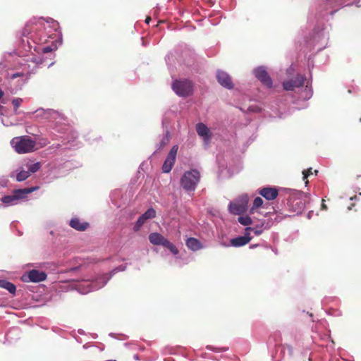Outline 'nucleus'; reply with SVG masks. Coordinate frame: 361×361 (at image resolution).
<instances>
[{
  "label": "nucleus",
  "mask_w": 361,
  "mask_h": 361,
  "mask_svg": "<svg viewBox=\"0 0 361 361\" xmlns=\"http://www.w3.org/2000/svg\"><path fill=\"white\" fill-rule=\"evenodd\" d=\"M24 75V73H14L13 75H11V79H15L16 78H18V77H22Z\"/></svg>",
  "instance_id": "obj_28"
},
{
  "label": "nucleus",
  "mask_w": 361,
  "mask_h": 361,
  "mask_svg": "<svg viewBox=\"0 0 361 361\" xmlns=\"http://www.w3.org/2000/svg\"><path fill=\"white\" fill-rule=\"evenodd\" d=\"M196 130L197 134L202 137L204 141H209L211 138V133L208 127L202 123H199L196 125Z\"/></svg>",
  "instance_id": "obj_15"
},
{
  "label": "nucleus",
  "mask_w": 361,
  "mask_h": 361,
  "mask_svg": "<svg viewBox=\"0 0 361 361\" xmlns=\"http://www.w3.org/2000/svg\"><path fill=\"white\" fill-rule=\"evenodd\" d=\"M167 239L161 234L154 232L149 235V240L154 245H164Z\"/></svg>",
  "instance_id": "obj_16"
},
{
  "label": "nucleus",
  "mask_w": 361,
  "mask_h": 361,
  "mask_svg": "<svg viewBox=\"0 0 361 361\" xmlns=\"http://www.w3.org/2000/svg\"><path fill=\"white\" fill-rule=\"evenodd\" d=\"M151 21V18L147 16L145 20V23H149Z\"/></svg>",
  "instance_id": "obj_32"
},
{
  "label": "nucleus",
  "mask_w": 361,
  "mask_h": 361,
  "mask_svg": "<svg viewBox=\"0 0 361 361\" xmlns=\"http://www.w3.org/2000/svg\"><path fill=\"white\" fill-rule=\"evenodd\" d=\"M69 224L73 228L80 231H85L89 226L88 223L81 222L78 218H73Z\"/></svg>",
  "instance_id": "obj_17"
},
{
  "label": "nucleus",
  "mask_w": 361,
  "mask_h": 361,
  "mask_svg": "<svg viewBox=\"0 0 361 361\" xmlns=\"http://www.w3.org/2000/svg\"><path fill=\"white\" fill-rule=\"evenodd\" d=\"M247 200L241 202H231L228 207L229 212L233 214H241L247 209Z\"/></svg>",
  "instance_id": "obj_11"
},
{
  "label": "nucleus",
  "mask_w": 361,
  "mask_h": 361,
  "mask_svg": "<svg viewBox=\"0 0 361 361\" xmlns=\"http://www.w3.org/2000/svg\"><path fill=\"white\" fill-rule=\"evenodd\" d=\"M163 246L169 249L174 255H177L178 253V250L177 247L168 240H166Z\"/></svg>",
  "instance_id": "obj_21"
},
{
  "label": "nucleus",
  "mask_w": 361,
  "mask_h": 361,
  "mask_svg": "<svg viewBox=\"0 0 361 361\" xmlns=\"http://www.w3.org/2000/svg\"><path fill=\"white\" fill-rule=\"evenodd\" d=\"M156 216V211L153 208H149L143 214H142L136 221L134 226V231H138L142 226L148 219H153Z\"/></svg>",
  "instance_id": "obj_10"
},
{
  "label": "nucleus",
  "mask_w": 361,
  "mask_h": 361,
  "mask_svg": "<svg viewBox=\"0 0 361 361\" xmlns=\"http://www.w3.org/2000/svg\"><path fill=\"white\" fill-rule=\"evenodd\" d=\"M0 288L7 290L11 294H15L16 291V286L6 280H0Z\"/></svg>",
  "instance_id": "obj_19"
},
{
  "label": "nucleus",
  "mask_w": 361,
  "mask_h": 361,
  "mask_svg": "<svg viewBox=\"0 0 361 361\" xmlns=\"http://www.w3.org/2000/svg\"><path fill=\"white\" fill-rule=\"evenodd\" d=\"M252 239L249 232L245 233L243 236H239L231 240V245L233 247H241L247 244Z\"/></svg>",
  "instance_id": "obj_14"
},
{
  "label": "nucleus",
  "mask_w": 361,
  "mask_h": 361,
  "mask_svg": "<svg viewBox=\"0 0 361 361\" xmlns=\"http://www.w3.org/2000/svg\"><path fill=\"white\" fill-rule=\"evenodd\" d=\"M297 204H299L300 209H302L304 208V203L302 201H300V202H297Z\"/></svg>",
  "instance_id": "obj_31"
},
{
  "label": "nucleus",
  "mask_w": 361,
  "mask_h": 361,
  "mask_svg": "<svg viewBox=\"0 0 361 361\" xmlns=\"http://www.w3.org/2000/svg\"><path fill=\"white\" fill-rule=\"evenodd\" d=\"M23 101V100L21 98H14L12 100V104L14 106V112L16 114H18L17 110H18V107L21 105Z\"/></svg>",
  "instance_id": "obj_24"
},
{
  "label": "nucleus",
  "mask_w": 361,
  "mask_h": 361,
  "mask_svg": "<svg viewBox=\"0 0 361 361\" xmlns=\"http://www.w3.org/2000/svg\"><path fill=\"white\" fill-rule=\"evenodd\" d=\"M249 231H254L255 234L257 235H259L261 234L262 233V231L261 230H257V229H255L253 228H251V227H247L245 228V231L246 232H249Z\"/></svg>",
  "instance_id": "obj_27"
},
{
  "label": "nucleus",
  "mask_w": 361,
  "mask_h": 361,
  "mask_svg": "<svg viewBox=\"0 0 361 361\" xmlns=\"http://www.w3.org/2000/svg\"><path fill=\"white\" fill-rule=\"evenodd\" d=\"M200 174L196 169L185 171L182 176L180 183L186 191H194L200 181Z\"/></svg>",
  "instance_id": "obj_4"
},
{
  "label": "nucleus",
  "mask_w": 361,
  "mask_h": 361,
  "mask_svg": "<svg viewBox=\"0 0 361 361\" xmlns=\"http://www.w3.org/2000/svg\"><path fill=\"white\" fill-rule=\"evenodd\" d=\"M255 77L265 86L269 88L272 87V80L264 67H258L255 69Z\"/></svg>",
  "instance_id": "obj_8"
},
{
  "label": "nucleus",
  "mask_w": 361,
  "mask_h": 361,
  "mask_svg": "<svg viewBox=\"0 0 361 361\" xmlns=\"http://www.w3.org/2000/svg\"><path fill=\"white\" fill-rule=\"evenodd\" d=\"M11 144L19 154L32 152L35 150L36 145L35 141L27 135L13 138Z\"/></svg>",
  "instance_id": "obj_3"
},
{
  "label": "nucleus",
  "mask_w": 361,
  "mask_h": 361,
  "mask_svg": "<svg viewBox=\"0 0 361 361\" xmlns=\"http://www.w3.org/2000/svg\"><path fill=\"white\" fill-rule=\"evenodd\" d=\"M322 208L324 209H327L326 205L324 202H322Z\"/></svg>",
  "instance_id": "obj_33"
},
{
  "label": "nucleus",
  "mask_w": 361,
  "mask_h": 361,
  "mask_svg": "<svg viewBox=\"0 0 361 361\" xmlns=\"http://www.w3.org/2000/svg\"><path fill=\"white\" fill-rule=\"evenodd\" d=\"M267 205H269V204L267 203L266 204L264 205L263 200L260 197H257L255 198V200L253 201L252 207L250 209V213L253 214L256 209H257L260 207H263V208L267 207Z\"/></svg>",
  "instance_id": "obj_20"
},
{
  "label": "nucleus",
  "mask_w": 361,
  "mask_h": 361,
  "mask_svg": "<svg viewBox=\"0 0 361 361\" xmlns=\"http://www.w3.org/2000/svg\"><path fill=\"white\" fill-rule=\"evenodd\" d=\"M193 83L188 79L175 80L171 85L174 92L182 97H187L193 93Z\"/></svg>",
  "instance_id": "obj_5"
},
{
  "label": "nucleus",
  "mask_w": 361,
  "mask_h": 361,
  "mask_svg": "<svg viewBox=\"0 0 361 361\" xmlns=\"http://www.w3.org/2000/svg\"><path fill=\"white\" fill-rule=\"evenodd\" d=\"M259 194L267 200L276 199L279 195L278 190L275 188L265 187L259 190Z\"/></svg>",
  "instance_id": "obj_12"
},
{
  "label": "nucleus",
  "mask_w": 361,
  "mask_h": 361,
  "mask_svg": "<svg viewBox=\"0 0 361 361\" xmlns=\"http://www.w3.org/2000/svg\"><path fill=\"white\" fill-rule=\"evenodd\" d=\"M249 110L254 112H259L260 111V109L258 106H250L249 108Z\"/></svg>",
  "instance_id": "obj_30"
},
{
  "label": "nucleus",
  "mask_w": 361,
  "mask_h": 361,
  "mask_svg": "<svg viewBox=\"0 0 361 361\" xmlns=\"http://www.w3.org/2000/svg\"><path fill=\"white\" fill-rule=\"evenodd\" d=\"M302 174H303V180H305V185H307L309 183L308 180H307V178L309 176L312 174V169L310 168V169H307V170H304L302 171Z\"/></svg>",
  "instance_id": "obj_25"
},
{
  "label": "nucleus",
  "mask_w": 361,
  "mask_h": 361,
  "mask_svg": "<svg viewBox=\"0 0 361 361\" xmlns=\"http://www.w3.org/2000/svg\"><path fill=\"white\" fill-rule=\"evenodd\" d=\"M336 11H338V8L337 9H335L334 11H331L330 12H329V14L330 15H333ZM328 14V13H320V16L322 18H324L325 16Z\"/></svg>",
  "instance_id": "obj_29"
},
{
  "label": "nucleus",
  "mask_w": 361,
  "mask_h": 361,
  "mask_svg": "<svg viewBox=\"0 0 361 361\" xmlns=\"http://www.w3.org/2000/svg\"><path fill=\"white\" fill-rule=\"evenodd\" d=\"M238 221L240 224L243 226H249L252 224V219L248 216H239Z\"/></svg>",
  "instance_id": "obj_23"
},
{
  "label": "nucleus",
  "mask_w": 361,
  "mask_h": 361,
  "mask_svg": "<svg viewBox=\"0 0 361 361\" xmlns=\"http://www.w3.org/2000/svg\"><path fill=\"white\" fill-rule=\"evenodd\" d=\"M305 77L298 74L294 78L283 82V87L285 90L291 91L295 88H298L304 85Z\"/></svg>",
  "instance_id": "obj_7"
},
{
  "label": "nucleus",
  "mask_w": 361,
  "mask_h": 361,
  "mask_svg": "<svg viewBox=\"0 0 361 361\" xmlns=\"http://www.w3.org/2000/svg\"><path fill=\"white\" fill-rule=\"evenodd\" d=\"M178 149V145H173L171 149L162 166V171L164 173H169L171 171L176 161Z\"/></svg>",
  "instance_id": "obj_6"
},
{
  "label": "nucleus",
  "mask_w": 361,
  "mask_h": 361,
  "mask_svg": "<svg viewBox=\"0 0 361 361\" xmlns=\"http://www.w3.org/2000/svg\"><path fill=\"white\" fill-rule=\"evenodd\" d=\"M37 189L38 187H32L13 190L11 195L2 197L1 198V202L6 207L16 205L21 201L25 200L28 194H30Z\"/></svg>",
  "instance_id": "obj_1"
},
{
  "label": "nucleus",
  "mask_w": 361,
  "mask_h": 361,
  "mask_svg": "<svg viewBox=\"0 0 361 361\" xmlns=\"http://www.w3.org/2000/svg\"><path fill=\"white\" fill-rule=\"evenodd\" d=\"M41 164L39 162L32 163L31 161L27 162L23 166L20 167L15 171L10 174L11 178H16L18 182H22L28 178L32 173H34L39 170Z\"/></svg>",
  "instance_id": "obj_2"
},
{
  "label": "nucleus",
  "mask_w": 361,
  "mask_h": 361,
  "mask_svg": "<svg viewBox=\"0 0 361 361\" xmlns=\"http://www.w3.org/2000/svg\"><path fill=\"white\" fill-rule=\"evenodd\" d=\"M186 246L192 251H197L202 248V245L199 240L195 238H189L186 240Z\"/></svg>",
  "instance_id": "obj_18"
},
{
  "label": "nucleus",
  "mask_w": 361,
  "mask_h": 361,
  "mask_svg": "<svg viewBox=\"0 0 361 361\" xmlns=\"http://www.w3.org/2000/svg\"><path fill=\"white\" fill-rule=\"evenodd\" d=\"M216 79L218 82L226 89L233 88V83L231 76L225 71L218 70L216 71Z\"/></svg>",
  "instance_id": "obj_9"
},
{
  "label": "nucleus",
  "mask_w": 361,
  "mask_h": 361,
  "mask_svg": "<svg viewBox=\"0 0 361 361\" xmlns=\"http://www.w3.org/2000/svg\"><path fill=\"white\" fill-rule=\"evenodd\" d=\"M188 27H189V28H192V29H195V27H194V26H192V25L188 26Z\"/></svg>",
  "instance_id": "obj_35"
},
{
  "label": "nucleus",
  "mask_w": 361,
  "mask_h": 361,
  "mask_svg": "<svg viewBox=\"0 0 361 361\" xmlns=\"http://www.w3.org/2000/svg\"><path fill=\"white\" fill-rule=\"evenodd\" d=\"M27 278L29 281L38 283L44 281L47 278V274L44 271L32 269L28 272Z\"/></svg>",
  "instance_id": "obj_13"
},
{
  "label": "nucleus",
  "mask_w": 361,
  "mask_h": 361,
  "mask_svg": "<svg viewBox=\"0 0 361 361\" xmlns=\"http://www.w3.org/2000/svg\"><path fill=\"white\" fill-rule=\"evenodd\" d=\"M157 23H165V21L164 20H159Z\"/></svg>",
  "instance_id": "obj_34"
},
{
  "label": "nucleus",
  "mask_w": 361,
  "mask_h": 361,
  "mask_svg": "<svg viewBox=\"0 0 361 361\" xmlns=\"http://www.w3.org/2000/svg\"><path fill=\"white\" fill-rule=\"evenodd\" d=\"M163 246L169 249L174 255H177L178 253V250L177 247L168 240H166Z\"/></svg>",
  "instance_id": "obj_22"
},
{
  "label": "nucleus",
  "mask_w": 361,
  "mask_h": 361,
  "mask_svg": "<svg viewBox=\"0 0 361 361\" xmlns=\"http://www.w3.org/2000/svg\"><path fill=\"white\" fill-rule=\"evenodd\" d=\"M56 46H46V47H43L42 52L43 53H49V52H51L52 51L56 50Z\"/></svg>",
  "instance_id": "obj_26"
}]
</instances>
